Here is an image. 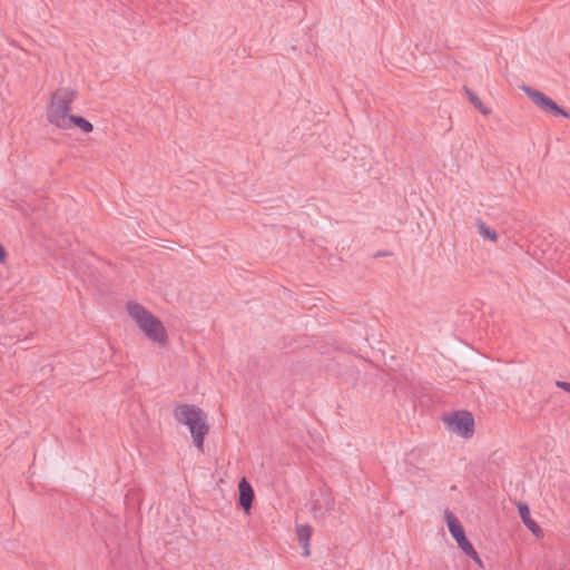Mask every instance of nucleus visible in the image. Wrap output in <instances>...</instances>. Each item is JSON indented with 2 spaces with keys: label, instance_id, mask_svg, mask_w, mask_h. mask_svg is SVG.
<instances>
[{
  "label": "nucleus",
  "instance_id": "8",
  "mask_svg": "<svg viewBox=\"0 0 570 570\" xmlns=\"http://www.w3.org/2000/svg\"><path fill=\"white\" fill-rule=\"evenodd\" d=\"M238 492L239 504L244 510L248 511L252 508L254 491L245 478H243L238 483Z\"/></svg>",
  "mask_w": 570,
  "mask_h": 570
},
{
  "label": "nucleus",
  "instance_id": "10",
  "mask_svg": "<svg viewBox=\"0 0 570 570\" xmlns=\"http://www.w3.org/2000/svg\"><path fill=\"white\" fill-rule=\"evenodd\" d=\"M476 226H478L479 234L483 238L489 239L491 242H497L498 240L497 232L494 229L490 228L489 226H487V224L483 220L478 219L476 220Z\"/></svg>",
  "mask_w": 570,
  "mask_h": 570
},
{
  "label": "nucleus",
  "instance_id": "12",
  "mask_svg": "<svg viewBox=\"0 0 570 570\" xmlns=\"http://www.w3.org/2000/svg\"><path fill=\"white\" fill-rule=\"evenodd\" d=\"M465 556L470 557L479 568H484V563L474 548L472 549V551H469Z\"/></svg>",
  "mask_w": 570,
  "mask_h": 570
},
{
  "label": "nucleus",
  "instance_id": "9",
  "mask_svg": "<svg viewBox=\"0 0 570 570\" xmlns=\"http://www.w3.org/2000/svg\"><path fill=\"white\" fill-rule=\"evenodd\" d=\"M312 537V528L307 524H298L296 527V538L303 549L302 556L308 557L311 554L309 540Z\"/></svg>",
  "mask_w": 570,
  "mask_h": 570
},
{
  "label": "nucleus",
  "instance_id": "5",
  "mask_svg": "<svg viewBox=\"0 0 570 570\" xmlns=\"http://www.w3.org/2000/svg\"><path fill=\"white\" fill-rule=\"evenodd\" d=\"M522 90L531 99V101L547 114L553 116L569 117V114L560 108L554 100L546 96L543 92L535 90L529 86H522Z\"/></svg>",
  "mask_w": 570,
  "mask_h": 570
},
{
  "label": "nucleus",
  "instance_id": "3",
  "mask_svg": "<svg viewBox=\"0 0 570 570\" xmlns=\"http://www.w3.org/2000/svg\"><path fill=\"white\" fill-rule=\"evenodd\" d=\"M174 417L179 424L188 428L194 445L203 451L204 440L209 431L203 410L196 405L181 404L174 409Z\"/></svg>",
  "mask_w": 570,
  "mask_h": 570
},
{
  "label": "nucleus",
  "instance_id": "14",
  "mask_svg": "<svg viewBox=\"0 0 570 570\" xmlns=\"http://www.w3.org/2000/svg\"><path fill=\"white\" fill-rule=\"evenodd\" d=\"M7 262V252L4 247L0 244V264H6Z\"/></svg>",
  "mask_w": 570,
  "mask_h": 570
},
{
  "label": "nucleus",
  "instance_id": "2",
  "mask_svg": "<svg viewBox=\"0 0 570 570\" xmlns=\"http://www.w3.org/2000/svg\"><path fill=\"white\" fill-rule=\"evenodd\" d=\"M126 309L147 340L159 347L168 344V334L163 322L136 302H128Z\"/></svg>",
  "mask_w": 570,
  "mask_h": 570
},
{
  "label": "nucleus",
  "instance_id": "4",
  "mask_svg": "<svg viewBox=\"0 0 570 570\" xmlns=\"http://www.w3.org/2000/svg\"><path fill=\"white\" fill-rule=\"evenodd\" d=\"M448 429L463 439H471L474 434V419L468 411H456L444 417Z\"/></svg>",
  "mask_w": 570,
  "mask_h": 570
},
{
  "label": "nucleus",
  "instance_id": "1",
  "mask_svg": "<svg viewBox=\"0 0 570 570\" xmlns=\"http://www.w3.org/2000/svg\"><path fill=\"white\" fill-rule=\"evenodd\" d=\"M77 97L78 92L70 87L58 88L51 96L47 119L59 129L68 130L77 127L82 132L89 134L94 130L92 124L83 117L70 114L71 105Z\"/></svg>",
  "mask_w": 570,
  "mask_h": 570
},
{
  "label": "nucleus",
  "instance_id": "11",
  "mask_svg": "<svg viewBox=\"0 0 570 570\" xmlns=\"http://www.w3.org/2000/svg\"><path fill=\"white\" fill-rule=\"evenodd\" d=\"M465 92L466 95L469 96V99L470 101L483 114V115H489L490 114V109L487 108L482 101L478 98V96L471 91L470 89L465 88Z\"/></svg>",
  "mask_w": 570,
  "mask_h": 570
},
{
  "label": "nucleus",
  "instance_id": "13",
  "mask_svg": "<svg viewBox=\"0 0 570 570\" xmlns=\"http://www.w3.org/2000/svg\"><path fill=\"white\" fill-rule=\"evenodd\" d=\"M556 385H557L559 389H562L563 391H566V392H569V393H570V382H566V381H557V382H556Z\"/></svg>",
  "mask_w": 570,
  "mask_h": 570
},
{
  "label": "nucleus",
  "instance_id": "6",
  "mask_svg": "<svg viewBox=\"0 0 570 570\" xmlns=\"http://www.w3.org/2000/svg\"><path fill=\"white\" fill-rule=\"evenodd\" d=\"M444 519L446 521L451 535L456 541L458 547L461 549V551L464 554H466L469 551H472L474 547L466 538L464 529L459 522L458 518L450 510H445Z\"/></svg>",
  "mask_w": 570,
  "mask_h": 570
},
{
  "label": "nucleus",
  "instance_id": "7",
  "mask_svg": "<svg viewBox=\"0 0 570 570\" xmlns=\"http://www.w3.org/2000/svg\"><path fill=\"white\" fill-rule=\"evenodd\" d=\"M518 512L523 524L535 535L541 537L542 530L538 523L531 518L529 505L525 502L518 503Z\"/></svg>",
  "mask_w": 570,
  "mask_h": 570
}]
</instances>
